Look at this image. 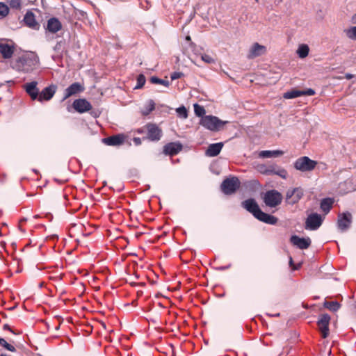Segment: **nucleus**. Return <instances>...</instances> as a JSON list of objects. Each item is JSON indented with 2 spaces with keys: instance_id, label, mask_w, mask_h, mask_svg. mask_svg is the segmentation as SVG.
<instances>
[{
  "instance_id": "4",
  "label": "nucleus",
  "mask_w": 356,
  "mask_h": 356,
  "mask_svg": "<svg viewBox=\"0 0 356 356\" xmlns=\"http://www.w3.org/2000/svg\"><path fill=\"white\" fill-rule=\"evenodd\" d=\"M262 199L267 207L273 208L282 203L283 196L282 193L277 190L272 189L264 193Z\"/></svg>"
},
{
  "instance_id": "16",
  "label": "nucleus",
  "mask_w": 356,
  "mask_h": 356,
  "mask_svg": "<svg viewBox=\"0 0 356 356\" xmlns=\"http://www.w3.org/2000/svg\"><path fill=\"white\" fill-rule=\"evenodd\" d=\"M182 147V145L179 142L169 143L163 147V153L165 155L174 156L181 151Z\"/></svg>"
},
{
  "instance_id": "27",
  "label": "nucleus",
  "mask_w": 356,
  "mask_h": 356,
  "mask_svg": "<svg viewBox=\"0 0 356 356\" xmlns=\"http://www.w3.org/2000/svg\"><path fill=\"white\" fill-rule=\"evenodd\" d=\"M309 48L307 44H300L297 50V54L300 58L307 57L309 54Z\"/></svg>"
},
{
  "instance_id": "39",
  "label": "nucleus",
  "mask_w": 356,
  "mask_h": 356,
  "mask_svg": "<svg viewBox=\"0 0 356 356\" xmlns=\"http://www.w3.org/2000/svg\"><path fill=\"white\" fill-rule=\"evenodd\" d=\"M9 6L11 8L19 10L22 7L21 0H9Z\"/></svg>"
},
{
  "instance_id": "23",
  "label": "nucleus",
  "mask_w": 356,
  "mask_h": 356,
  "mask_svg": "<svg viewBox=\"0 0 356 356\" xmlns=\"http://www.w3.org/2000/svg\"><path fill=\"white\" fill-rule=\"evenodd\" d=\"M334 204V199L330 197L324 198L320 204L321 209L325 213H328Z\"/></svg>"
},
{
  "instance_id": "47",
  "label": "nucleus",
  "mask_w": 356,
  "mask_h": 356,
  "mask_svg": "<svg viewBox=\"0 0 356 356\" xmlns=\"http://www.w3.org/2000/svg\"><path fill=\"white\" fill-rule=\"evenodd\" d=\"M3 330H10V332H13V333H14V332H13V331L10 328V327H9V325H8V324H5V325H3Z\"/></svg>"
},
{
  "instance_id": "19",
  "label": "nucleus",
  "mask_w": 356,
  "mask_h": 356,
  "mask_svg": "<svg viewBox=\"0 0 356 356\" xmlns=\"http://www.w3.org/2000/svg\"><path fill=\"white\" fill-rule=\"evenodd\" d=\"M45 29L51 33H56L62 29V24L58 18L51 17L47 20Z\"/></svg>"
},
{
  "instance_id": "31",
  "label": "nucleus",
  "mask_w": 356,
  "mask_h": 356,
  "mask_svg": "<svg viewBox=\"0 0 356 356\" xmlns=\"http://www.w3.org/2000/svg\"><path fill=\"white\" fill-rule=\"evenodd\" d=\"M324 307L332 312H337L340 308V305L336 301L327 302L325 301L323 304Z\"/></svg>"
},
{
  "instance_id": "26",
  "label": "nucleus",
  "mask_w": 356,
  "mask_h": 356,
  "mask_svg": "<svg viewBox=\"0 0 356 356\" xmlns=\"http://www.w3.org/2000/svg\"><path fill=\"white\" fill-rule=\"evenodd\" d=\"M304 191L300 187L293 188V200L291 201V204H293L297 203L303 196Z\"/></svg>"
},
{
  "instance_id": "44",
  "label": "nucleus",
  "mask_w": 356,
  "mask_h": 356,
  "mask_svg": "<svg viewBox=\"0 0 356 356\" xmlns=\"http://www.w3.org/2000/svg\"><path fill=\"white\" fill-rule=\"evenodd\" d=\"M230 266H231V264H229V265L225 266L216 267V269L218 270H227V269L229 268Z\"/></svg>"
},
{
  "instance_id": "34",
  "label": "nucleus",
  "mask_w": 356,
  "mask_h": 356,
  "mask_svg": "<svg viewBox=\"0 0 356 356\" xmlns=\"http://www.w3.org/2000/svg\"><path fill=\"white\" fill-rule=\"evenodd\" d=\"M344 33L349 39L356 41V26L345 29Z\"/></svg>"
},
{
  "instance_id": "21",
  "label": "nucleus",
  "mask_w": 356,
  "mask_h": 356,
  "mask_svg": "<svg viewBox=\"0 0 356 356\" xmlns=\"http://www.w3.org/2000/svg\"><path fill=\"white\" fill-rule=\"evenodd\" d=\"M125 140L124 134H117L103 139L105 144L110 146H117L122 145Z\"/></svg>"
},
{
  "instance_id": "10",
  "label": "nucleus",
  "mask_w": 356,
  "mask_h": 356,
  "mask_svg": "<svg viewBox=\"0 0 356 356\" xmlns=\"http://www.w3.org/2000/svg\"><path fill=\"white\" fill-rule=\"evenodd\" d=\"M147 138L151 141H158L162 136V130L156 124L149 123L146 125Z\"/></svg>"
},
{
  "instance_id": "11",
  "label": "nucleus",
  "mask_w": 356,
  "mask_h": 356,
  "mask_svg": "<svg viewBox=\"0 0 356 356\" xmlns=\"http://www.w3.org/2000/svg\"><path fill=\"white\" fill-rule=\"evenodd\" d=\"M290 242L300 250L307 249L312 243L309 237L301 238L297 235H293L290 238Z\"/></svg>"
},
{
  "instance_id": "29",
  "label": "nucleus",
  "mask_w": 356,
  "mask_h": 356,
  "mask_svg": "<svg viewBox=\"0 0 356 356\" xmlns=\"http://www.w3.org/2000/svg\"><path fill=\"white\" fill-rule=\"evenodd\" d=\"M155 108V103L152 99H149L145 105L144 109L142 111L143 115H149Z\"/></svg>"
},
{
  "instance_id": "7",
  "label": "nucleus",
  "mask_w": 356,
  "mask_h": 356,
  "mask_svg": "<svg viewBox=\"0 0 356 356\" xmlns=\"http://www.w3.org/2000/svg\"><path fill=\"white\" fill-rule=\"evenodd\" d=\"M323 221V218L320 214L317 213H311L305 220V228L307 230H317L321 226Z\"/></svg>"
},
{
  "instance_id": "48",
  "label": "nucleus",
  "mask_w": 356,
  "mask_h": 356,
  "mask_svg": "<svg viewBox=\"0 0 356 356\" xmlns=\"http://www.w3.org/2000/svg\"><path fill=\"white\" fill-rule=\"evenodd\" d=\"M353 20L354 21L355 23H356V14L353 16Z\"/></svg>"
},
{
  "instance_id": "15",
  "label": "nucleus",
  "mask_w": 356,
  "mask_h": 356,
  "mask_svg": "<svg viewBox=\"0 0 356 356\" xmlns=\"http://www.w3.org/2000/svg\"><path fill=\"white\" fill-rule=\"evenodd\" d=\"M73 108L79 113H83L92 108L90 103L86 99H78L74 101Z\"/></svg>"
},
{
  "instance_id": "1",
  "label": "nucleus",
  "mask_w": 356,
  "mask_h": 356,
  "mask_svg": "<svg viewBox=\"0 0 356 356\" xmlns=\"http://www.w3.org/2000/svg\"><path fill=\"white\" fill-rule=\"evenodd\" d=\"M39 58L33 53L25 54L17 58L11 63L13 69L17 72L29 73L36 68Z\"/></svg>"
},
{
  "instance_id": "43",
  "label": "nucleus",
  "mask_w": 356,
  "mask_h": 356,
  "mask_svg": "<svg viewBox=\"0 0 356 356\" xmlns=\"http://www.w3.org/2000/svg\"><path fill=\"white\" fill-rule=\"evenodd\" d=\"M314 94H315V91L312 88H309L306 90H302V95L312 96V95H314Z\"/></svg>"
},
{
  "instance_id": "3",
  "label": "nucleus",
  "mask_w": 356,
  "mask_h": 356,
  "mask_svg": "<svg viewBox=\"0 0 356 356\" xmlns=\"http://www.w3.org/2000/svg\"><path fill=\"white\" fill-rule=\"evenodd\" d=\"M227 123V121H222L213 115H204L200 122L202 126L212 131H219Z\"/></svg>"
},
{
  "instance_id": "35",
  "label": "nucleus",
  "mask_w": 356,
  "mask_h": 356,
  "mask_svg": "<svg viewBox=\"0 0 356 356\" xmlns=\"http://www.w3.org/2000/svg\"><path fill=\"white\" fill-rule=\"evenodd\" d=\"M194 112L195 115L198 117H204L205 114V109L202 106H200L197 104H194Z\"/></svg>"
},
{
  "instance_id": "22",
  "label": "nucleus",
  "mask_w": 356,
  "mask_h": 356,
  "mask_svg": "<svg viewBox=\"0 0 356 356\" xmlns=\"http://www.w3.org/2000/svg\"><path fill=\"white\" fill-rule=\"evenodd\" d=\"M223 145L222 142L211 144L206 150L205 154L210 157L216 156L220 154Z\"/></svg>"
},
{
  "instance_id": "51",
  "label": "nucleus",
  "mask_w": 356,
  "mask_h": 356,
  "mask_svg": "<svg viewBox=\"0 0 356 356\" xmlns=\"http://www.w3.org/2000/svg\"><path fill=\"white\" fill-rule=\"evenodd\" d=\"M256 1H257L258 0H256Z\"/></svg>"
},
{
  "instance_id": "38",
  "label": "nucleus",
  "mask_w": 356,
  "mask_h": 356,
  "mask_svg": "<svg viewBox=\"0 0 356 356\" xmlns=\"http://www.w3.org/2000/svg\"><path fill=\"white\" fill-rule=\"evenodd\" d=\"M176 112L180 118L185 119L188 117V111L184 106L177 108Z\"/></svg>"
},
{
  "instance_id": "41",
  "label": "nucleus",
  "mask_w": 356,
  "mask_h": 356,
  "mask_svg": "<svg viewBox=\"0 0 356 356\" xmlns=\"http://www.w3.org/2000/svg\"><path fill=\"white\" fill-rule=\"evenodd\" d=\"M293 188L291 190H288L286 194V199L289 201V203L291 204V201L293 200Z\"/></svg>"
},
{
  "instance_id": "25",
  "label": "nucleus",
  "mask_w": 356,
  "mask_h": 356,
  "mask_svg": "<svg viewBox=\"0 0 356 356\" xmlns=\"http://www.w3.org/2000/svg\"><path fill=\"white\" fill-rule=\"evenodd\" d=\"M274 166L275 165H266L265 164H259L257 165V169L260 173L263 175H272Z\"/></svg>"
},
{
  "instance_id": "30",
  "label": "nucleus",
  "mask_w": 356,
  "mask_h": 356,
  "mask_svg": "<svg viewBox=\"0 0 356 356\" xmlns=\"http://www.w3.org/2000/svg\"><path fill=\"white\" fill-rule=\"evenodd\" d=\"M272 175H276L280 176L282 179H286L288 173L284 168L275 165L273 171L272 172Z\"/></svg>"
},
{
  "instance_id": "12",
  "label": "nucleus",
  "mask_w": 356,
  "mask_h": 356,
  "mask_svg": "<svg viewBox=\"0 0 356 356\" xmlns=\"http://www.w3.org/2000/svg\"><path fill=\"white\" fill-rule=\"evenodd\" d=\"M23 20L26 26L29 28L35 31H38L40 29V25L37 22L35 16L32 11L28 10L26 13Z\"/></svg>"
},
{
  "instance_id": "40",
  "label": "nucleus",
  "mask_w": 356,
  "mask_h": 356,
  "mask_svg": "<svg viewBox=\"0 0 356 356\" xmlns=\"http://www.w3.org/2000/svg\"><path fill=\"white\" fill-rule=\"evenodd\" d=\"M201 59L205 62L206 63H213L215 62L214 59L209 54H202Z\"/></svg>"
},
{
  "instance_id": "36",
  "label": "nucleus",
  "mask_w": 356,
  "mask_h": 356,
  "mask_svg": "<svg viewBox=\"0 0 356 356\" xmlns=\"http://www.w3.org/2000/svg\"><path fill=\"white\" fill-rule=\"evenodd\" d=\"M9 13V8L8 6L3 3L0 2V16L1 18H3L6 17Z\"/></svg>"
},
{
  "instance_id": "24",
  "label": "nucleus",
  "mask_w": 356,
  "mask_h": 356,
  "mask_svg": "<svg viewBox=\"0 0 356 356\" xmlns=\"http://www.w3.org/2000/svg\"><path fill=\"white\" fill-rule=\"evenodd\" d=\"M284 154L282 150H264L259 152V156L261 158L277 157Z\"/></svg>"
},
{
  "instance_id": "28",
  "label": "nucleus",
  "mask_w": 356,
  "mask_h": 356,
  "mask_svg": "<svg viewBox=\"0 0 356 356\" xmlns=\"http://www.w3.org/2000/svg\"><path fill=\"white\" fill-rule=\"evenodd\" d=\"M302 96V90H291L284 93L283 97L284 99H293Z\"/></svg>"
},
{
  "instance_id": "17",
  "label": "nucleus",
  "mask_w": 356,
  "mask_h": 356,
  "mask_svg": "<svg viewBox=\"0 0 356 356\" xmlns=\"http://www.w3.org/2000/svg\"><path fill=\"white\" fill-rule=\"evenodd\" d=\"M83 90H84V88L81 83H79L78 82L73 83L72 84H71L70 86H68L65 90L63 100L69 98L70 97H71L72 95H76V94H79V93L83 92Z\"/></svg>"
},
{
  "instance_id": "5",
  "label": "nucleus",
  "mask_w": 356,
  "mask_h": 356,
  "mask_svg": "<svg viewBox=\"0 0 356 356\" xmlns=\"http://www.w3.org/2000/svg\"><path fill=\"white\" fill-rule=\"evenodd\" d=\"M317 165L316 161L312 160L308 156H304L298 158L293 163L295 169L301 172H309L313 170Z\"/></svg>"
},
{
  "instance_id": "49",
  "label": "nucleus",
  "mask_w": 356,
  "mask_h": 356,
  "mask_svg": "<svg viewBox=\"0 0 356 356\" xmlns=\"http://www.w3.org/2000/svg\"><path fill=\"white\" fill-rule=\"evenodd\" d=\"M292 264H293V259H292V258L291 257V258H290V261H289V264H290V265H292Z\"/></svg>"
},
{
  "instance_id": "20",
  "label": "nucleus",
  "mask_w": 356,
  "mask_h": 356,
  "mask_svg": "<svg viewBox=\"0 0 356 356\" xmlns=\"http://www.w3.org/2000/svg\"><path fill=\"white\" fill-rule=\"evenodd\" d=\"M56 87L54 85L44 88L39 95L38 100L40 102L50 100L56 92Z\"/></svg>"
},
{
  "instance_id": "45",
  "label": "nucleus",
  "mask_w": 356,
  "mask_h": 356,
  "mask_svg": "<svg viewBox=\"0 0 356 356\" xmlns=\"http://www.w3.org/2000/svg\"><path fill=\"white\" fill-rule=\"evenodd\" d=\"M134 143L136 145H139L141 144V139L138 137L134 138Z\"/></svg>"
},
{
  "instance_id": "37",
  "label": "nucleus",
  "mask_w": 356,
  "mask_h": 356,
  "mask_svg": "<svg viewBox=\"0 0 356 356\" xmlns=\"http://www.w3.org/2000/svg\"><path fill=\"white\" fill-rule=\"evenodd\" d=\"M146 81L145 76L140 74L137 77V83L136 86L134 87V89H140L143 87Z\"/></svg>"
},
{
  "instance_id": "46",
  "label": "nucleus",
  "mask_w": 356,
  "mask_h": 356,
  "mask_svg": "<svg viewBox=\"0 0 356 356\" xmlns=\"http://www.w3.org/2000/svg\"><path fill=\"white\" fill-rule=\"evenodd\" d=\"M353 76H354V75H353V74H350V73H346V74H345V78H346V79H348V80H349V79H353Z\"/></svg>"
},
{
  "instance_id": "8",
  "label": "nucleus",
  "mask_w": 356,
  "mask_h": 356,
  "mask_svg": "<svg viewBox=\"0 0 356 356\" xmlns=\"http://www.w3.org/2000/svg\"><path fill=\"white\" fill-rule=\"evenodd\" d=\"M352 222V215L346 211L338 215L337 226L340 231L345 232L350 227Z\"/></svg>"
},
{
  "instance_id": "50",
  "label": "nucleus",
  "mask_w": 356,
  "mask_h": 356,
  "mask_svg": "<svg viewBox=\"0 0 356 356\" xmlns=\"http://www.w3.org/2000/svg\"><path fill=\"white\" fill-rule=\"evenodd\" d=\"M186 39H187V40H190V39H191L190 36H188V37L186 38Z\"/></svg>"
},
{
  "instance_id": "33",
  "label": "nucleus",
  "mask_w": 356,
  "mask_h": 356,
  "mask_svg": "<svg viewBox=\"0 0 356 356\" xmlns=\"http://www.w3.org/2000/svg\"><path fill=\"white\" fill-rule=\"evenodd\" d=\"M149 81L153 84H161L167 88L170 86V82L168 80L161 79L158 78L157 76H152Z\"/></svg>"
},
{
  "instance_id": "13",
  "label": "nucleus",
  "mask_w": 356,
  "mask_h": 356,
  "mask_svg": "<svg viewBox=\"0 0 356 356\" xmlns=\"http://www.w3.org/2000/svg\"><path fill=\"white\" fill-rule=\"evenodd\" d=\"M15 47L6 40H0V53L5 59L10 58L14 53Z\"/></svg>"
},
{
  "instance_id": "9",
  "label": "nucleus",
  "mask_w": 356,
  "mask_h": 356,
  "mask_svg": "<svg viewBox=\"0 0 356 356\" xmlns=\"http://www.w3.org/2000/svg\"><path fill=\"white\" fill-rule=\"evenodd\" d=\"M330 321V316L327 314H322L318 318L317 325L321 332L323 338H326L329 334Z\"/></svg>"
},
{
  "instance_id": "6",
  "label": "nucleus",
  "mask_w": 356,
  "mask_h": 356,
  "mask_svg": "<svg viewBox=\"0 0 356 356\" xmlns=\"http://www.w3.org/2000/svg\"><path fill=\"white\" fill-rule=\"evenodd\" d=\"M241 182L238 177H232L225 179L221 184V189L226 195H231L234 193L238 188H239Z\"/></svg>"
},
{
  "instance_id": "14",
  "label": "nucleus",
  "mask_w": 356,
  "mask_h": 356,
  "mask_svg": "<svg viewBox=\"0 0 356 356\" xmlns=\"http://www.w3.org/2000/svg\"><path fill=\"white\" fill-rule=\"evenodd\" d=\"M37 81H31L24 85V88L32 100H38L40 90Z\"/></svg>"
},
{
  "instance_id": "18",
  "label": "nucleus",
  "mask_w": 356,
  "mask_h": 356,
  "mask_svg": "<svg viewBox=\"0 0 356 356\" xmlns=\"http://www.w3.org/2000/svg\"><path fill=\"white\" fill-rule=\"evenodd\" d=\"M266 53V47L264 45L259 44L255 42L252 44L250 49L248 58L250 59L254 58L256 57L262 56Z\"/></svg>"
},
{
  "instance_id": "32",
  "label": "nucleus",
  "mask_w": 356,
  "mask_h": 356,
  "mask_svg": "<svg viewBox=\"0 0 356 356\" xmlns=\"http://www.w3.org/2000/svg\"><path fill=\"white\" fill-rule=\"evenodd\" d=\"M0 346L3 347L6 350L10 351V352H16L15 347L11 344L9 343L7 341H6L3 338L0 337Z\"/></svg>"
},
{
  "instance_id": "2",
  "label": "nucleus",
  "mask_w": 356,
  "mask_h": 356,
  "mask_svg": "<svg viewBox=\"0 0 356 356\" xmlns=\"http://www.w3.org/2000/svg\"><path fill=\"white\" fill-rule=\"evenodd\" d=\"M241 205L245 209L252 213L255 218L261 222L269 225H275L277 222L276 217L262 211L253 198H250L242 202Z\"/></svg>"
},
{
  "instance_id": "42",
  "label": "nucleus",
  "mask_w": 356,
  "mask_h": 356,
  "mask_svg": "<svg viewBox=\"0 0 356 356\" xmlns=\"http://www.w3.org/2000/svg\"><path fill=\"white\" fill-rule=\"evenodd\" d=\"M183 76H184V74L182 72H175L171 74L170 78L172 80H176L177 79L181 78Z\"/></svg>"
}]
</instances>
